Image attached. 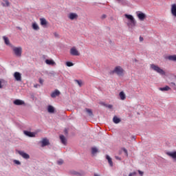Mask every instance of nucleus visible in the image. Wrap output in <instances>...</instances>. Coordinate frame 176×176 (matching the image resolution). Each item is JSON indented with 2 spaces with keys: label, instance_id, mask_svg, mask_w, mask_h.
<instances>
[{
  "label": "nucleus",
  "instance_id": "1",
  "mask_svg": "<svg viewBox=\"0 0 176 176\" xmlns=\"http://www.w3.org/2000/svg\"><path fill=\"white\" fill-rule=\"evenodd\" d=\"M111 74H116L118 76H123L124 75V69L121 66H116L114 69L111 72Z\"/></svg>",
  "mask_w": 176,
  "mask_h": 176
},
{
  "label": "nucleus",
  "instance_id": "2",
  "mask_svg": "<svg viewBox=\"0 0 176 176\" xmlns=\"http://www.w3.org/2000/svg\"><path fill=\"white\" fill-rule=\"evenodd\" d=\"M151 69H153V71H155L157 74H160V75H166V72H164L163 69L160 68V67L155 64L151 65Z\"/></svg>",
  "mask_w": 176,
  "mask_h": 176
},
{
  "label": "nucleus",
  "instance_id": "3",
  "mask_svg": "<svg viewBox=\"0 0 176 176\" xmlns=\"http://www.w3.org/2000/svg\"><path fill=\"white\" fill-rule=\"evenodd\" d=\"M12 52L16 57H21L23 48H21V47H13Z\"/></svg>",
  "mask_w": 176,
  "mask_h": 176
},
{
  "label": "nucleus",
  "instance_id": "4",
  "mask_svg": "<svg viewBox=\"0 0 176 176\" xmlns=\"http://www.w3.org/2000/svg\"><path fill=\"white\" fill-rule=\"evenodd\" d=\"M70 54L72 56H80V53H79V51L76 49V47H72L70 49Z\"/></svg>",
  "mask_w": 176,
  "mask_h": 176
},
{
  "label": "nucleus",
  "instance_id": "5",
  "mask_svg": "<svg viewBox=\"0 0 176 176\" xmlns=\"http://www.w3.org/2000/svg\"><path fill=\"white\" fill-rule=\"evenodd\" d=\"M136 14L140 21H144V19H146V15L144 14L142 12L138 11L136 12Z\"/></svg>",
  "mask_w": 176,
  "mask_h": 176
},
{
  "label": "nucleus",
  "instance_id": "6",
  "mask_svg": "<svg viewBox=\"0 0 176 176\" xmlns=\"http://www.w3.org/2000/svg\"><path fill=\"white\" fill-rule=\"evenodd\" d=\"M166 155L171 157L173 162H176V151L168 152L166 153Z\"/></svg>",
  "mask_w": 176,
  "mask_h": 176
},
{
  "label": "nucleus",
  "instance_id": "7",
  "mask_svg": "<svg viewBox=\"0 0 176 176\" xmlns=\"http://www.w3.org/2000/svg\"><path fill=\"white\" fill-rule=\"evenodd\" d=\"M18 153H19V155H20V156H22V157H23V159H30V155L25 153L24 151H19Z\"/></svg>",
  "mask_w": 176,
  "mask_h": 176
},
{
  "label": "nucleus",
  "instance_id": "8",
  "mask_svg": "<svg viewBox=\"0 0 176 176\" xmlns=\"http://www.w3.org/2000/svg\"><path fill=\"white\" fill-rule=\"evenodd\" d=\"M14 78L16 79V80L20 82V80H21V74H20L19 72H16L14 74Z\"/></svg>",
  "mask_w": 176,
  "mask_h": 176
},
{
  "label": "nucleus",
  "instance_id": "9",
  "mask_svg": "<svg viewBox=\"0 0 176 176\" xmlns=\"http://www.w3.org/2000/svg\"><path fill=\"white\" fill-rule=\"evenodd\" d=\"M61 93L58 89H56L54 92L51 94V97L52 98H56V97H58Z\"/></svg>",
  "mask_w": 176,
  "mask_h": 176
},
{
  "label": "nucleus",
  "instance_id": "10",
  "mask_svg": "<svg viewBox=\"0 0 176 176\" xmlns=\"http://www.w3.org/2000/svg\"><path fill=\"white\" fill-rule=\"evenodd\" d=\"M50 143L49 142V140L47 138H43L41 141V146L43 148V146H47V145H49Z\"/></svg>",
  "mask_w": 176,
  "mask_h": 176
},
{
  "label": "nucleus",
  "instance_id": "11",
  "mask_svg": "<svg viewBox=\"0 0 176 176\" xmlns=\"http://www.w3.org/2000/svg\"><path fill=\"white\" fill-rule=\"evenodd\" d=\"M125 17L126 19L129 20L131 23H135V20L134 19V17L132 15L126 14Z\"/></svg>",
  "mask_w": 176,
  "mask_h": 176
},
{
  "label": "nucleus",
  "instance_id": "12",
  "mask_svg": "<svg viewBox=\"0 0 176 176\" xmlns=\"http://www.w3.org/2000/svg\"><path fill=\"white\" fill-rule=\"evenodd\" d=\"M23 133L25 135H27L28 137H35V133L34 132L24 131Z\"/></svg>",
  "mask_w": 176,
  "mask_h": 176
},
{
  "label": "nucleus",
  "instance_id": "13",
  "mask_svg": "<svg viewBox=\"0 0 176 176\" xmlns=\"http://www.w3.org/2000/svg\"><path fill=\"white\" fill-rule=\"evenodd\" d=\"M171 13L174 17H176V4H173L171 6Z\"/></svg>",
  "mask_w": 176,
  "mask_h": 176
},
{
  "label": "nucleus",
  "instance_id": "14",
  "mask_svg": "<svg viewBox=\"0 0 176 176\" xmlns=\"http://www.w3.org/2000/svg\"><path fill=\"white\" fill-rule=\"evenodd\" d=\"M45 63L47 65H56V62H54V60H53L52 59H46Z\"/></svg>",
  "mask_w": 176,
  "mask_h": 176
},
{
  "label": "nucleus",
  "instance_id": "15",
  "mask_svg": "<svg viewBox=\"0 0 176 176\" xmlns=\"http://www.w3.org/2000/svg\"><path fill=\"white\" fill-rule=\"evenodd\" d=\"M14 105H24V101L21 100L16 99L14 101Z\"/></svg>",
  "mask_w": 176,
  "mask_h": 176
},
{
  "label": "nucleus",
  "instance_id": "16",
  "mask_svg": "<svg viewBox=\"0 0 176 176\" xmlns=\"http://www.w3.org/2000/svg\"><path fill=\"white\" fill-rule=\"evenodd\" d=\"M69 19H70V20H76V19H78V15L75 13H70L69 14Z\"/></svg>",
  "mask_w": 176,
  "mask_h": 176
},
{
  "label": "nucleus",
  "instance_id": "17",
  "mask_svg": "<svg viewBox=\"0 0 176 176\" xmlns=\"http://www.w3.org/2000/svg\"><path fill=\"white\" fill-rule=\"evenodd\" d=\"M60 140L62 144H63V145H67V139L65 138V135H60Z\"/></svg>",
  "mask_w": 176,
  "mask_h": 176
},
{
  "label": "nucleus",
  "instance_id": "18",
  "mask_svg": "<svg viewBox=\"0 0 176 176\" xmlns=\"http://www.w3.org/2000/svg\"><path fill=\"white\" fill-rule=\"evenodd\" d=\"M119 96L120 100H122V101H124V100H126V94H124V91L120 92Z\"/></svg>",
  "mask_w": 176,
  "mask_h": 176
},
{
  "label": "nucleus",
  "instance_id": "19",
  "mask_svg": "<svg viewBox=\"0 0 176 176\" xmlns=\"http://www.w3.org/2000/svg\"><path fill=\"white\" fill-rule=\"evenodd\" d=\"M106 159L108 160V163L111 166V167H113V162H112V158H111V157H109V155H106Z\"/></svg>",
  "mask_w": 176,
  "mask_h": 176
},
{
  "label": "nucleus",
  "instance_id": "20",
  "mask_svg": "<svg viewBox=\"0 0 176 176\" xmlns=\"http://www.w3.org/2000/svg\"><path fill=\"white\" fill-rule=\"evenodd\" d=\"M49 113H54V107L52 105H49L47 107Z\"/></svg>",
  "mask_w": 176,
  "mask_h": 176
},
{
  "label": "nucleus",
  "instance_id": "21",
  "mask_svg": "<svg viewBox=\"0 0 176 176\" xmlns=\"http://www.w3.org/2000/svg\"><path fill=\"white\" fill-rule=\"evenodd\" d=\"M167 58L170 61H176V55H170L167 56Z\"/></svg>",
  "mask_w": 176,
  "mask_h": 176
},
{
  "label": "nucleus",
  "instance_id": "22",
  "mask_svg": "<svg viewBox=\"0 0 176 176\" xmlns=\"http://www.w3.org/2000/svg\"><path fill=\"white\" fill-rule=\"evenodd\" d=\"M113 121L114 123H116V124H118V123H120V118H118L117 116H114Z\"/></svg>",
  "mask_w": 176,
  "mask_h": 176
},
{
  "label": "nucleus",
  "instance_id": "23",
  "mask_svg": "<svg viewBox=\"0 0 176 176\" xmlns=\"http://www.w3.org/2000/svg\"><path fill=\"white\" fill-rule=\"evenodd\" d=\"M170 87H168V86H166V87H161V88H160V90L161 91H168V90H170Z\"/></svg>",
  "mask_w": 176,
  "mask_h": 176
},
{
  "label": "nucleus",
  "instance_id": "24",
  "mask_svg": "<svg viewBox=\"0 0 176 176\" xmlns=\"http://www.w3.org/2000/svg\"><path fill=\"white\" fill-rule=\"evenodd\" d=\"M32 27L35 31H38V30H39V26L36 23H33Z\"/></svg>",
  "mask_w": 176,
  "mask_h": 176
},
{
  "label": "nucleus",
  "instance_id": "25",
  "mask_svg": "<svg viewBox=\"0 0 176 176\" xmlns=\"http://www.w3.org/2000/svg\"><path fill=\"white\" fill-rule=\"evenodd\" d=\"M3 39L6 43V45H10V42L9 41V38L6 36H3Z\"/></svg>",
  "mask_w": 176,
  "mask_h": 176
},
{
  "label": "nucleus",
  "instance_id": "26",
  "mask_svg": "<svg viewBox=\"0 0 176 176\" xmlns=\"http://www.w3.org/2000/svg\"><path fill=\"white\" fill-rule=\"evenodd\" d=\"M85 112L88 113L89 116H93V111L90 109H85Z\"/></svg>",
  "mask_w": 176,
  "mask_h": 176
},
{
  "label": "nucleus",
  "instance_id": "27",
  "mask_svg": "<svg viewBox=\"0 0 176 176\" xmlns=\"http://www.w3.org/2000/svg\"><path fill=\"white\" fill-rule=\"evenodd\" d=\"M97 152H98V149H97V148L93 147L91 148V153H92V155H96V153H97Z\"/></svg>",
  "mask_w": 176,
  "mask_h": 176
},
{
  "label": "nucleus",
  "instance_id": "28",
  "mask_svg": "<svg viewBox=\"0 0 176 176\" xmlns=\"http://www.w3.org/2000/svg\"><path fill=\"white\" fill-rule=\"evenodd\" d=\"M129 28H134L135 27V23H129L127 24Z\"/></svg>",
  "mask_w": 176,
  "mask_h": 176
},
{
  "label": "nucleus",
  "instance_id": "29",
  "mask_svg": "<svg viewBox=\"0 0 176 176\" xmlns=\"http://www.w3.org/2000/svg\"><path fill=\"white\" fill-rule=\"evenodd\" d=\"M3 2L5 3L6 6H7V7L10 6V3L9 2V1H8V0H3Z\"/></svg>",
  "mask_w": 176,
  "mask_h": 176
},
{
  "label": "nucleus",
  "instance_id": "30",
  "mask_svg": "<svg viewBox=\"0 0 176 176\" xmlns=\"http://www.w3.org/2000/svg\"><path fill=\"white\" fill-rule=\"evenodd\" d=\"M104 107H106L107 108H109V109H112L113 107L112 104H104Z\"/></svg>",
  "mask_w": 176,
  "mask_h": 176
},
{
  "label": "nucleus",
  "instance_id": "31",
  "mask_svg": "<svg viewBox=\"0 0 176 176\" xmlns=\"http://www.w3.org/2000/svg\"><path fill=\"white\" fill-rule=\"evenodd\" d=\"M14 163L15 164H17L18 166H20V164H21V162H20V161L17 160H14Z\"/></svg>",
  "mask_w": 176,
  "mask_h": 176
},
{
  "label": "nucleus",
  "instance_id": "32",
  "mask_svg": "<svg viewBox=\"0 0 176 176\" xmlns=\"http://www.w3.org/2000/svg\"><path fill=\"white\" fill-rule=\"evenodd\" d=\"M66 65H67V67H72V66H74V63H71V62H67V63H66Z\"/></svg>",
  "mask_w": 176,
  "mask_h": 176
},
{
  "label": "nucleus",
  "instance_id": "33",
  "mask_svg": "<svg viewBox=\"0 0 176 176\" xmlns=\"http://www.w3.org/2000/svg\"><path fill=\"white\" fill-rule=\"evenodd\" d=\"M76 83H78V86H80V87H81L82 86V81L81 80H76Z\"/></svg>",
  "mask_w": 176,
  "mask_h": 176
},
{
  "label": "nucleus",
  "instance_id": "34",
  "mask_svg": "<svg viewBox=\"0 0 176 176\" xmlns=\"http://www.w3.org/2000/svg\"><path fill=\"white\" fill-rule=\"evenodd\" d=\"M122 151H124L125 156H129V153H127V150L126 148H122Z\"/></svg>",
  "mask_w": 176,
  "mask_h": 176
},
{
  "label": "nucleus",
  "instance_id": "35",
  "mask_svg": "<svg viewBox=\"0 0 176 176\" xmlns=\"http://www.w3.org/2000/svg\"><path fill=\"white\" fill-rule=\"evenodd\" d=\"M58 164L61 165L63 163H64V161L63 160H58L57 161Z\"/></svg>",
  "mask_w": 176,
  "mask_h": 176
},
{
  "label": "nucleus",
  "instance_id": "36",
  "mask_svg": "<svg viewBox=\"0 0 176 176\" xmlns=\"http://www.w3.org/2000/svg\"><path fill=\"white\" fill-rule=\"evenodd\" d=\"M41 24L43 28H46V27H47V23H41Z\"/></svg>",
  "mask_w": 176,
  "mask_h": 176
},
{
  "label": "nucleus",
  "instance_id": "37",
  "mask_svg": "<svg viewBox=\"0 0 176 176\" xmlns=\"http://www.w3.org/2000/svg\"><path fill=\"white\" fill-rule=\"evenodd\" d=\"M4 82H5V80H0V89H2V87H3V86H2V83H3Z\"/></svg>",
  "mask_w": 176,
  "mask_h": 176
},
{
  "label": "nucleus",
  "instance_id": "38",
  "mask_svg": "<svg viewBox=\"0 0 176 176\" xmlns=\"http://www.w3.org/2000/svg\"><path fill=\"white\" fill-rule=\"evenodd\" d=\"M41 23H46V19L45 18L40 19Z\"/></svg>",
  "mask_w": 176,
  "mask_h": 176
},
{
  "label": "nucleus",
  "instance_id": "39",
  "mask_svg": "<svg viewBox=\"0 0 176 176\" xmlns=\"http://www.w3.org/2000/svg\"><path fill=\"white\" fill-rule=\"evenodd\" d=\"M134 175H137V173L136 172H133L129 173V176H134Z\"/></svg>",
  "mask_w": 176,
  "mask_h": 176
},
{
  "label": "nucleus",
  "instance_id": "40",
  "mask_svg": "<svg viewBox=\"0 0 176 176\" xmlns=\"http://www.w3.org/2000/svg\"><path fill=\"white\" fill-rule=\"evenodd\" d=\"M43 82L44 80L42 78H39V83H41V85H43Z\"/></svg>",
  "mask_w": 176,
  "mask_h": 176
},
{
  "label": "nucleus",
  "instance_id": "41",
  "mask_svg": "<svg viewBox=\"0 0 176 176\" xmlns=\"http://www.w3.org/2000/svg\"><path fill=\"white\" fill-rule=\"evenodd\" d=\"M170 86H173V87H175V83L170 82Z\"/></svg>",
  "mask_w": 176,
  "mask_h": 176
},
{
  "label": "nucleus",
  "instance_id": "42",
  "mask_svg": "<svg viewBox=\"0 0 176 176\" xmlns=\"http://www.w3.org/2000/svg\"><path fill=\"white\" fill-rule=\"evenodd\" d=\"M138 173L140 175H143L144 172L141 171V170H138Z\"/></svg>",
  "mask_w": 176,
  "mask_h": 176
},
{
  "label": "nucleus",
  "instance_id": "43",
  "mask_svg": "<svg viewBox=\"0 0 176 176\" xmlns=\"http://www.w3.org/2000/svg\"><path fill=\"white\" fill-rule=\"evenodd\" d=\"M102 19H107V15L106 14L102 15Z\"/></svg>",
  "mask_w": 176,
  "mask_h": 176
},
{
  "label": "nucleus",
  "instance_id": "44",
  "mask_svg": "<svg viewBox=\"0 0 176 176\" xmlns=\"http://www.w3.org/2000/svg\"><path fill=\"white\" fill-rule=\"evenodd\" d=\"M142 41H144V38L142 36H140V41L142 42Z\"/></svg>",
  "mask_w": 176,
  "mask_h": 176
},
{
  "label": "nucleus",
  "instance_id": "45",
  "mask_svg": "<svg viewBox=\"0 0 176 176\" xmlns=\"http://www.w3.org/2000/svg\"><path fill=\"white\" fill-rule=\"evenodd\" d=\"M115 158L117 160H120V157H118V156H116Z\"/></svg>",
  "mask_w": 176,
  "mask_h": 176
},
{
  "label": "nucleus",
  "instance_id": "46",
  "mask_svg": "<svg viewBox=\"0 0 176 176\" xmlns=\"http://www.w3.org/2000/svg\"><path fill=\"white\" fill-rule=\"evenodd\" d=\"M38 86H39V85H34V87H38Z\"/></svg>",
  "mask_w": 176,
  "mask_h": 176
},
{
  "label": "nucleus",
  "instance_id": "47",
  "mask_svg": "<svg viewBox=\"0 0 176 176\" xmlns=\"http://www.w3.org/2000/svg\"><path fill=\"white\" fill-rule=\"evenodd\" d=\"M68 132L67 131V130H65V133L67 134Z\"/></svg>",
  "mask_w": 176,
  "mask_h": 176
}]
</instances>
